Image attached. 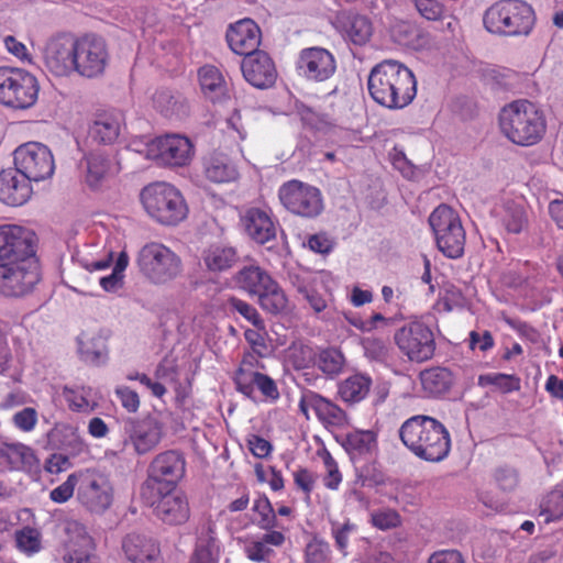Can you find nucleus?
<instances>
[{"mask_svg":"<svg viewBox=\"0 0 563 563\" xmlns=\"http://www.w3.org/2000/svg\"><path fill=\"white\" fill-rule=\"evenodd\" d=\"M367 88L373 100L390 110L404 109L417 95L413 73L404 64L386 59L369 73Z\"/></svg>","mask_w":563,"mask_h":563,"instance_id":"nucleus-1","label":"nucleus"},{"mask_svg":"<svg viewBox=\"0 0 563 563\" xmlns=\"http://www.w3.org/2000/svg\"><path fill=\"white\" fill-rule=\"evenodd\" d=\"M402 443L418 457L428 462L444 460L451 449L446 428L429 416H413L399 430Z\"/></svg>","mask_w":563,"mask_h":563,"instance_id":"nucleus-2","label":"nucleus"},{"mask_svg":"<svg viewBox=\"0 0 563 563\" xmlns=\"http://www.w3.org/2000/svg\"><path fill=\"white\" fill-rule=\"evenodd\" d=\"M503 134L521 146L537 144L545 132V120L540 109L528 100H516L499 113Z\"/></svg>","mask_w":563,"mask_h":563,"instance_id":"nucleus-3","label":"nucleus"},{"mask_svg":"<svg viewBox=\"0 0 563 563\" xmlns=\"http://www.w3.org/2000/svg\"><path fill=\"white\" fill-rule=\"evenodd\" d=\"M483 22L485 29L493 34L527 35L534 24V12L525 1L500 0L485 11Z\"/></svg>","mask_w":563,"mask_h":563,"instance_id":"nucleus-4","label":"nucleus"},{"mask_svg":"<svg viewBox=\"0 0 563 563\" xmlns=\"http://www.w3.org/2000/svg\"><path fill=\"white\" fill-rule=\"evenodd\" d=\"M140 199L146 213L164 225H176L188 214L181 192L167 183H154L144 187Z\"/></svg>","mask_w":563,"mask_h":563,"instance_id":"nucleus-5","label":"nucleus"},{"mask_svg":"<svg viewBox=\"0 0 563 563\" xmlns=\"http://www.w3.org/2000/svg\"><path fill=\"white\" fill-rule=\"evenodd\" d=\"M438 249L450 258L462 256L465 231L459 214L448 205H440L429 216Z\"/></svg>","mask_w":563,"mask_h":563,"instance_id":"nucleus-6","label":"nucleus"},{"mask_svg":"<svg viewBox=\"0 0 563 563\" xmlns=\"http://www.w3.org/2000/svg\"><path fill=\"white\" fill-rule=\"evenodd\" d=\"M164 437V424L154 416L130 418L122 427V440L118 452L131 450L135 455H145L154 451Z\"/></svg>","mask_w":563,"mask_h":563,"instance_id":"nucleus-7","label":"nucleus"},{"mask_svg":"<svg viewBox=\"0 0 563 563\" xmlns=\"http://www.w3.org/2000/svg\"><path fill=\"white\" fill-rule=\"evenodd\" d=\"M38 82L21 68L0 67V103L13 109L31 108L37 100Z\"/></svg>","mask_w":563,"mask_h":563,"instance_id":"nucleus-8","label":"nucleus"},{"mask_svg":"<svg viewBox=\"0 0 563 563\" xmlns=\"http://www.w3.org/2000/svg\"><path fill=\"white\" fill-rule=\"evenodd\" d=\"M137 264L141 272L157 285L174 280L183 271L180 257L164 244L155 242L141 249Z\"/></svg>","mask_w":563,"mask_h":563,"instance_id":"nucleus-9","label":"nucleus"},{"mask_svg":"<svg viewBox=\"0 0 563 563\" xmlns=\"http://www.w3.org/2000/svg\"><path fill=\"white\" fill-rule=\"evenodd\" d=\"M38 280L40 266L34 250L0 265V292L5 296H22Z\"/></svg>","mask_w":563,"mask_h":563,"instance_id":"nucleus-10","label":"nucleus"},{"mask_svg":"<svg viewBox=\"0 0 563 563\" xmlns=\"http://www.w3.org/2000/svg\"><path fill=\"white\" fill-rule=\"evenodd\" d=\"M75 74L84 78L101 77L110 63V52L106 41L93 34L76 37Z\"/></svg>","mask_w":563,"mask_h":563,"instance_id":"nucleus-11","label":"nucleus"},{"mask_svg":"<svg viewBox=\"0 0 563 563\" xmlns=\"http://www.w3.org/2000/svg\"><path fill=\"white\" fill-rule=\"evenodd\" d=\"M148 159L158 161L168 166H186L194 156L191 141L183 135L170 134L148 141L143 148L136 150Z\"/></svg>","mask_w":563,"mask_h":563,"instance_id":"nucleus-12","label":"nucleus"},{"mask_svg":"<svg viewBox=\"0 0 563 563\" xmlns=\"http://www.w3.org/2000/svg\"><path fill=\"white\" fill-rule=\"evenodd\" d=\"M16 170L30 181H42L49 178L55 169L51 150L38 142H29L14 151Z\"/></svg>","mask_w":563,"mask_h":563,"instance_id":"nucleus-13","label":"nucleus"},{"mask_svg":"<svg viewBox=\"0 0 563 563\" xmlns=\"http://www.w3.org/2000/svg\"><path fill=\"white\" fill-rule=\"evenodd\" d=\"M278 196L287 210L303 218H316L324 208L321 191L299 180L284 184L279 188Z\"/></svg>","mask_w":563,"mask_h":563,"instance_id":"nucleus-14","label":"nucleus"},{"mask_svg":"<svg viewBox=\"0 0 563 563\" xmlns=\"http://www.w3.org/2000/svg\"><path fill=\"white\" fill-rule=\"evenodd\" d=\"M398 349L410 361L421 363L434 355L435 341L432 330L420 321H412L395 333Z\"/></svg>","mask_w":563,"mask_h":563,"instance_id":"nucleus-15","label":"nucleus"},{"mask_svg":"<svg viewBox=\"0 0 563 563\" xmlns=\"http://www.w3.org/2000/svg\"><path fill=\"white\" fill-rule=\"evenodd\" d=\"M77 497L92 512H103L113 500V487L107 474L87 470L79 473Z\"/></svg>","mask_w":563,"mask_h":563,"instance_id":"nucleus-16","label":"nucleus"},{"mask_svg":"<svg viewBox=\"0 0 563 563\" xmlns=\"http://www.w3.org/2000/svg\"><path fill=\"white\" fill-rule=\"evenodd\" d=\"M76 37L62 33L51 37L44 47L46 69L57 77H70L76 68Z\"/></svg>","mask_w":563,"mask_h":563,"instance_id":"nucleus-17","label":"nucleus"},{"mask_svg":"<svg viewBox=\"0 0 563 563\" xmlns=\"http://www.w3.org/2000/svg\"><path fill=\"white\" fill-rule=\"evenodd\" d=\"M84 181L90 189H99L121 172L117 153L109 148L91 151L84 158Z\"/></svg>","mask_w":563,"mask_h":563,"instance_id":"nucleus-18","label":"nucleus"},{"mask_svg":"<svg viewBox=\"0 0 563 563\" xmlns=\"http://www.w3.org/2000/svg\"><path fill=\"white\" fill-rule=\"evenodd\" d=\"M335 69L334 56L322 47L302 49L297 60V70L307 80L324 81L335 73Z\"/></svg>","mask_w":563,"mask_h":563,"instance_id":"nucleus-19","label":"nucleus"},{"mask_svg":"<svg viewBox=\"0 0 563 563\" xmlns=\"http://www.w3.org/2000/svg\"><path fill=\"white\" fill-rule=\"evenodd\" d=\"M298 406L306 419H310V411H313L324 426L343 427L349 420L341 407L314 391L302 394Z\"/></svg>","mask_w":563,"mask_h":563,"instance_id":"nucleus-20","label":"nucleus"},{"mask_svg":"<svg viewBox=\"0 0 563 563\" xmlns=\"http://www.w3.org/2000/svg\"><path fill=\"white\" fill-rule=\"evenodd\" d=\"M34 234L19 225H0V265L33 252Z\"/></svg>","mask_w":563,"mask_h":563,"instance_id":"nucleus-21","label":"nucleus"},{"mask_svg":"<svg viewBox=\"0 0 563 563\" xmlns=\"http://www.w3.org/2000/svg\"><path fill=\"white\" fill-rule=\"evenodd\" d=\"M185 459L176 451H166L154 457L150 465L147 485L166 483L175 486L185 475Z\"/></svg>","mask_w":563,"mask_h":563,"instance_id":"nucleus-22","label":"nucleus"},{"mask_svg":"<svg viewBox=\"0 0 563 563\" xmlns=\"http://www.w3.org/2000/svg\"><path fill=\"white\" fill-rule=\"evenodd\" d=\"M65 533L68 537L70 549L69 563H99L95 554V542L81 522L77 520L66 521Z\"/></svg>","mask_w":563,"mask_h":563,"instance_id":"nucleus-23","label":"nucleus"},{"mask_svg":"<svg viewBox=\"0 0 563 563\" xmlns=\"http://www.w3.org/2000/svg\"><path fill=\"white\" fill-rule=\"evenodd\" d=\"M227 41L235 54L247 57L258 52L261 30L253 20L243 19L230 26Z\"/></svg>","mask_w":563,"mask_h":563,"instance_id":"nucleus-24","label":"nucleus"},{"mask_svg":"<svg viewBox=\"0 0 563 563\" xmlns=\"http://www.w3.org/2000/svg\"><path fill=\"white\" fill-rule=\"evenodd\" d=\"M241 69L244 78L256 88L271 87L277 77L275 65L265 52L244 57Z\"/></svg>","mask_w":563,"mask_h":563,"instance_id":"nucleus-25","label":"nucleus"},{"mask_svg":"<svg viewBox=\"0 0 563 563\" xmlns=\"http://www.w3.org/2000/svg\"><path fill=\"white\" fill-rule=\"evenodd\" d=\"M122 551L130 563H163L159 544L144 534H128L122 541Z\"/></svg>","mask_w":563,"mask_h":563,"instance_id":"nucleus-26","label":"nucleus"},{"mask_svg":"<svg viewBox=\"0 0 563 563\" xmlns=\"http://www.w3.org/2000/svg\"><path fill=\"white\" fill-rule=\"evenodd\" d=\"M155 514L159 520L167 525H183L190 516L188 500L181 492L173 488L163 494L156 501Z\"/></svg>","mask_w":563,"mask_h":563,"instance_id":"nucleus-27","label":"nucleus"},{"mask_svg":"<svg viewBox=\"0 0 563 563\" xmlns=\"http://www.w3.org/2000/svg\"><path fill=\"white\" fill-rule=\"evenodd\" d=\"M30 180L24 178L16 168L0 173V200L8 206H21L32 194Z\"/></svg>","mask_w":563,"mask_h":563,"instance_id":"nucleus-28","label":"nucleus"},{"mask_svg":"<svg viewBox=\"0 0 563 563\" xmlns=\"http://www.w3.org/2000/svg\"><path fill=\"white\" fill-rule=\"evenodd\" d=\"M241 221L246 234L258 244H265L276 236V225L271 214L264 209H247Z\"/></svg>","mask_w":563,"mask_h":563,"instance_id":"nucleus-29","label":"nucleus"},{"mask_svg":"<svg viewBox=\"0 0 563 563\" xmlns=\"http://www.w3.org/2000/svg\"><path fill=\"white\" fill-rule=\"evenodd\" d=\"M219 555L220 542L217 538L216 526L209 521L199 531L190 563H218Z\"/></svg>","mask_w":563,"mask_h":563,"instance_id":"nucleus-30","label":"nucleus"},{"mask_svg":"<svg viewBox=\"0 0 563 563\" xmlns=\"http://www.w3.org/2000/svg\"><path fill=\"white\" fill-rule=\"evenodd\" d=\"M335 23L345 36L356 45L365 44L372 36V24L369 20L363 15L352 12H341L338 14Z\"/></svg>","mask_w":563,"mask_h":563,"instance_id":"nucleus-31","label":"nucleus"},{"mask_svg":"<svg viewBox=\"0 0 563 563\" xmlns=\"http://www.w3.org/2000/svg\"><path fill=\"white\" fill-rule=\"evenodd\" d=\"M238 261L234 247L216 243L206 247L201 253L205 268L211 273H221L230 269Z\"/></svg>","mask_w":563,"mask_h":563,"instance_id":"nucleus-32","label":"nucleus"},{"mask_svg":"<svg viewBox=\"0 0 563 563\" xmlns=\"http://www.w3.org/2000/svg\"><path fill=\"white\" fill-rule=\"evenodd\" d=\"M377 437V432L373 429H355L346 433L343 440V448L353 456L373 455L378 449Z\"/></svg>","mask_w":563,"mask_h":563,"instance_id":"nucleus-33","label":"nucleus"},{"mask_svg":"<svg viewBox=\"0 0 563 563\" xmlns=\"http://www.w3.org/2000/svg\"><path fill=\"white\" fill-rule=\"evenodd\" d=\"M153 107L167 118L183 119L188 115L186 99L168 89H159L152 97Z\"/></svg>","mask_w":563,"mask_h":563,"instance_id":"nucleus-34","label":"nucleus"},{"mask_svg":"<svg viewBox=\"0 0 563 563\" xmlns=\"http://www.w3.org/2000/svg\"><path fill=\"white\" fill-rule=\"evenodd\" d=\"M199 82L206 98L212 102L221 101L228 92L222 73L214 66L207 65L199 70Z\"/></svg>","mask_w":563,"mask_h":563,"instance_id":"nucleus-35","label":"nucleus"},{"mask_svg":"<svg viewBox=\"0 0 563 563\" xmlns=\"http://www.w3.org/2000/svg\"><path fill=\"white\" fill-rule=\"evenodd\" d=\"M236 388L250 398H253L255 388L269 401H276L279 398V391L274 379L260 372L252 376L249 375L240 378L239 383H236Z\"/></svg>","mask_w":563,"mask_h":563,"instance_id":"nucleus-36","label":"nucleus"},{"mask_svg":"<svg viewBox=\"0 0 563 563\" xmlns=\"http://www.w3.org/2000/svg\"><path fill=\"white\" fill-rule=\"evenodd\" d=\"M372 379L362 374H354L342 380L338 386V395L349 405L361 402L369 393Z\"/></svg>","mask_w":563,"mask_h":563,"instance_id":"nucleus-37","label":"nucleus"},{"mask_svg":"<svg viewBox=\"0 0 563 563\" xmlns=\"http://www.w3.org/2000/svg\"><path fill=\"white\" fill-rule=\"evenodd\" d=\"M234 279L241 289L256 296L273 280L267 272L254 265L240 269Z\"/></svg>","mask_w":563,"mask_h":563,"instance_id":"nucleus-38","label":"nucleus"},{"mask_svg":"<svg viewBox=\"0 0 563 563\" xmlns=\"http://www.w3.org/2000/svg\"><path fill=\"white\" fill-rule=\"evenodd\" d=\"M261 308L272 314L287 313L289 299L282 287L274 279L257 295Z\"/></svg>","mask_w":563,"mask_h":563,"instance_id":"nucleus-39","label":"nucleus"},{"mask_svg":"<svg viewBox=\"0 0 563 563\" xmlns=\"http://www.w3.org/2000/svg\"><path fill=\"white\" fill-rule=\"evenodd\" d=\"M120 125L110 117L97 119L89 129L88 139L91 145H109L119 136Z\"/></svg>","mask_w":563,"mask_h":563,"instance_id":"nucleus-40","label":"nucleus"},{"mask_svg":"<svg viewBox=\"0 0 563 563\" xmlns=\"http://www.w3.org/2000/svg\"><path fill=\"white\" fill-rule=\"evenodd\" d=\"M314 365L328 377H335L343 372L345 357L341 350L327 347L316 353Z\"/></svg>","mask_w":563,"mask_h":563,"instance_id":"nucleus-41","label":"nucleus"},{"mask_svg":"<svg viewBox=\"0 0 563 563\" xmlns=\"http://www.w3.org/2000/svg\"><path fill=\"white\" fill-rule=\"evenodd\" d=\"M423 390L431 396L445 393L452 383L451 373L445 368L426 369L420 375Z\"/></svg>","mask_w":563,"mask_h":563,"instance_id":"nucleus-42","label":"nucleus"},{"mask_svg":"<svg viewBox=\"0 0 563 563\" xmlns=\"http://www.w3.org/2000/svg\"><path fill=\"white\" fill-rule=\"evenodd\" d=\"M205 174L214 183H228L236 178L238 172L225 156L210 157L205 165Z\"/></svg>","mask_w":563,"mask_h":563,"instance_id":"nucleus-43","label":"nucleus"},{"mask_svg":"<svg viewBox=\"0 0 563 563\" xmlns=\"http://www.w3.org/2000/svg\"><path fill=\"white\" fill-rule=\"evenodd\" d=\"M499 218L506 230L510 233H519L527 223V217L522 203L506 201L499 210Z\"/></svg>","mask_w":563,"mask_h":563,"instance_id":"nucleus-44","label":"nucleus"},{"mask_svg":"<svg viewBox=\"0 0 563 563\" xmlns=\"http://www.w3.org/2000/svg\"><path fill=\"white\" fill-rule=\"evenodd\" d=\"M1 456L8 460L12 468L31 466L35 460L32 449L22 443L4 444Z\"/></svg>","mask_w":563,"mask_h":563,"instance_id":"nucleus-45","label":"nucleus"},{"mask_svg":"<svg viewBox=\"0 0 563 563\" xmlns=\"http://www.w3.org/2000/svg\"><path fill=\"white\" fill-rule=\"evenodd\" d=\"M478 383L482 386L493 385L505 394L520 389V379L518 377L501 373H489L481 375Z\"/></svg>","mask_w":563,"mask_h":563,"instance_id":"nucleus-46","label":"nucleus"},{"mask_svg":"<svg viewBox=\"0 0 563 563\" xmlns=\"http://www.w3.org/2000/svg\"><path fill=\"white\" fill-rule=\"evenodd\" d=\"M225 307L231 312H238L247 321H250L255 328H264V321L257 312L256 308L246 301L236 297H229L225 301Z\"/></svg>","mask_w":563,"mask_h":563,"instance_id":"nucleus-47","label":"nucleus"},{"mask_svg":"<svg viewBox=\"0 0 563 563\" xmlns=\"http://www.w3.org/2000/svg\"><path fill=\"white\" fill-rule=\"evenodd\" d=\"M541 516L545 522L563 518V492L553 490L547 495L541 504Z\"/></svg>","mask_w":563,"mask_h":563,"instance_id":"nucleus-48","label":"nucleus"},{"mask_svg":"<svg viewBox=\"0 0 563 563\" xmlns=\"http://www.w3.org/2000/svg\"><path fill=\"white\" fill-rule=\"evenodd\" d=\"M129 264V257L126 253L122 252L120 253L115 265L112 269V273L108 276H103L99 279L100 286L106 291H115L122 286V279H123V272L125 271L126 266Z\"/></svg>","mask_w":563,"mask_h":563,"instance_id":"nucleus-49","label":"nucleus"},{"mask_svg":"<svg viewBox=\"0 0 563 563\" xmlns=\"http://www.w3.org/2000/svg\"><path fill=\"white\" fill-rule=\"evenodd\" d=\"M63 396L67 401L69 408L74 411H87L92 409L90 404V388L77 387L70 388L65 387Z\"/></svg>","mask_w":563,"mask_h":563,"instance_id":"nucleus-50","label":"nucleus"},{"mask_svg":"<svg viewBox=\"0 0 563 563\" xmlns=\"http://www.w3.org/2000/svg\"><path fill=\"white\" fill-rule=\"evenodd\" d=\"M15 542L19 550L33 554L41 549V533L33 528H23L15 532Z\"/></svg>","mask_w":563,"mask_h":563,"instance_id":"nucleus-51","label":"nucleus"},{"mask_svg":"<svg viewBox=\"0 0 563 563\" xmlns=\"http://www.w3.org/2000/svg\"><path fill=\"white\" fill-rule=\"evenodd\" d=\"M78 350L81 358L91 364L98 363L104 354L102 342L95 338H80Z\"/></svg>","mask_w":563,"mask_h":563,"instance_id":"nucleus-52","label":"nucleus"},{"mask_svg":"<svg viewBox=\"0 0 563 563\" xmlns=\"http://www.w3.org/2000/svg\"><path fill=\"white\" fill-rule=\"evenodd\" d=\"M325 468L323 484L327 488L335 490L342 482V475L339 471L338 464L327 450L320 453Z\"/></svg>","mask_w":563,"mask_h":563,"instance_id":"nucleus-53","label":"nucleus"},{"mask_svg":"<svg viewBox=\"0 0 563 563\" xmlns=\"http://www.w3.org/2000/svg\"><path fill=\"white\" fill-rule=\"evenodd\" d=\"M330 545L328 542L313 538L306 548L307 563H328L330 561Z\"/></svg>","mask_w":563,"mask_h":563,"instance_id":"nucleus-54","label":"nucleus"},{"mask_svg":"<svg viewBox=\"0 0 563 563\" xmlns=\"http://www.w3.org/2000/svg\"><path fill=\"white\" fill-rule=\"evenodd\" d=\"M371 521L379 530H389L401 525V517L394 509H380L371 514Z\"/></svg>","mask_w":563,"mask_h":563,"instance_id":"nucleus-55","label":"nucleus"},{"mask_svg":"<svg viewBox=\"0 0 563 563\" xmlns=\"http://www.w3.org/2000/svg\"><path fill=\"white\" fill-rule=\"evenodd\" d=\"M362 346L367 357L384 360L388 354V341L382 338L367 336L362 340Z\"/></svg>","mask_w":563,"mask_h":563,"instance_id":"nucleus-56","label":"nucleus"},{"mask_svg":"<svg viewBox=\"0 0 563 563\" xmlns=\"http://www.w3.org/2000/svg\"><path fill=\"white\" fill-rule=\"evenodd\" d=\"M77 484L79 485V473L70 474L64 483L51 492V499L58 504L66 503L74 495Z\"/></svg>","mask_w":563,"mask_h":563,"instance_id":"nucleus-57","label":"nucleus"},{"mask_svg":"<svg viewBox=\"0 0 563 563\" xmlns=\"http://www.w3.org/2000/svg\"><path fill=\"white\" fill-rule=\"evenodd\" d=\"M56 430L63 437V446H65L66 449H70L75 452L82 451L85 443L76 427L70 424H63L58 427Z\"/></svg>","mask_w":563,"mask_h":563,"instance_id":"nucleus-58","label":"nucleus"},{"mask_svg":"<svg viewBox=\"0 0 563 563\" xmlns=\"http://www.w3.org/2000/svg\"><path fill=\"white\" fill-rule=\"evenodd\" d=\"M253 510L261 517L258 525L263 529H269L275 523V512L266 497H260L254 501Z\"/></svg>","mask_w":563,"mask_h":563,"instance_id":"nucleus-59","label":"nucleus"},{"mask_svg":"<svg viewBox=\"0 0 563 563\" xmlns=\"http://www.w3.org/2000/svg\"><path fill=\"white\" fill-rule=\"evenodd\" d=\"M273 552V549L268 547L262 538L251 540L245 545L246 556L254 562L266 561Z\"/></svg>","mask_w":563,"mask_h":563,"instance_id":"nucleus-60","label":"nucleus"},{"mask_svg":"<svg viewBox=\"0 0 563 563\" xmlns=\"http://www.w3.org/2000/svg\"><path fill=\"white\" fill-rule=\"evenodd\" d=\"M245 340L252 346L253 352L257 356H264L268 352V346L266 344V331L265 327L262 329H247L244 332Z\"/></svg>","mask_w":563,"mask_h":563,"instance_id":"nucleus-61","label":"nucleus"},{"mask_svg":"<svg viewBox=\"0 0 563 563\" xmlns=\"http://www.w3.org/2000/svg\"><path fill=\"white\" fill-rule=\"evenodd\" d=\"M418 12L427 20L437 21L443 15V4L438 0H413Z\"/></svg>","mask_w":563,"mask_h":563,"instance_id":"nucleus-62","label":"nucleus"},{"mask_svg":"<svg viewBox=\"0 0 563 563\" xmlns=\"http://www.w3.org/2000/svg\"><path fill=\"white\" fill-rule=\"evenodd\" d=\"M12 421L21 431L30 432L37 423V412L34 408L26 407L14 413Z\"/></svg>","mask_w":563,"mask_h":563,"instance_id":"nucleus-63","label":"nucleus"},{"mask_svg":"<svg viewBox=\"0 0 563 563\" xmlns=\"http://www.w3.org/2000/svg\"><path fill=\"white\" fill-rule=\"evenodd\" d=\"M355 530V526L351 522L343 525L333 523L331 528V534L335 540L336 548L346 555V548L349 545V539L351 533Z\"/></svg>","mask_w":563,"mask_h":563,"instance_id":"nucleus-64","label":"nucleus"}]
</instances>
